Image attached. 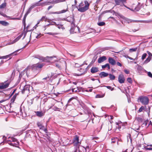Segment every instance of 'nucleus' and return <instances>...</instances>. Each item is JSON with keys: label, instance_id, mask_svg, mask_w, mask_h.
I'll use <instances>...</instances> for the list:
<instances>
[{"label": "nucleus", "instance_id": "1", "mask_svg": "<svg viewBox=\"0 0 152 152\" xmlns=\"http://www.w3.org/2000/svg\"><path fill=\"white\" fill-rule=\"evenodd\" d=\"M45 64L44 63H38L33 65L31 66L32 71L36 73H38L42 70V68Z\"/></svg>", "mask_w": 152, "mask_h": 152}, {"label": "nucleus", "instance_id": "2", "mask_svg": "<svg viewBox=\"0 0 152 152\" xmlns=\"http://www.w3.org/2000/svg\"><path fill=\"white\" fill-rule=\"evenodd\" d=\"M85 5L83 2L80 3L78 5V10L81 12H84L88 9L89 4L87 1H85Z\"/></svg>", "mask_w": 152, "mask_h": 152}, {"label": "nucleus", "instance_id": "3", "mask_svg": "<svg viewBox=\"0 0 152 152\" xmlns=\"http://www.w3.org/2000/svg\"><path fill=\"white\" fill-rule=\"evenodd\" d=\"M121 22L123 24L125 25L126 23L129 24L130 23L140 22H141L140 20H134L124 18H123V20Z\"/></svg>", "mask_w": 152, "mask_h": 152}, {"label": "nucleus", "instance_id": "4", "mask_svg": "<svg viewBox=\"0 0 152 152\" xmlns=\"http://www.w3.org/2000/svg\"><path fill=\"white\" fill-rule=\"evenodd\" d=\"M140 102L143 105H146L149 102V99L146 96H142L139 98Z\"/></svg>", "mask_w": 152, "mask_h": 152}, {"label": "nucleus", "instance_id": "5", "mask_svg": "<svg viewBox=\"0 0 152 152\" xmlns=\"http://www.w3.org/2000/svg\"><path fill=\"white\" fill-rule=\"evenodd\" d=\"M10 84V82L7 80L0 83V89H4L8 88Z\"/></svg>", "mask_w": 152, "mask_h": 152}, {"label": "nucleus", "instance_id": "6", "mask_svg": "<svg viewBox=\"0 0 152 152\" xmlns=\"http://www.w3.org/2000/svg\"><path fill=\"white\" fill-rule=\"evenodd\" d=\"M78 71H79L80 72L74 73L75 75L77 76H80L85 74L86 72V68L84 67L80 68L78 70Z\"/></svg>", "mask_w": 152, "mask_h": 152}, {"label": "nucleus", "instance_id": "7", "mask_svg": "<svg viewBox=\"0 0 152 152\" xmlns=\"http://www.w3.org/2000/svg\"><path fill=\"white\" fill-rule=\"evenodd\" d=\"M30 86L29 85H25L22 91V93L24 94L25 92L29 93L30 92Z\"/></svg>", "mask_w": 152, "mask_h": 152}, {"label": "nucleus", "instance_id": "8", "mask_svg": "<svg viewBox=\"0 0 152 152\" xmlns=\"http://www.w3.org/2000/svg\"><path fill=\"white\" fill-rule=\"evenodd\" d=\"M79 137L77 135L75 136L73 140V143L74 144V145L76 146H77L78 145H79Z\"/></svg>", "mask_w": 152, "mask_h": 152}, {"label": "nucleus", "instance_id": "9", "mask_svg": "<svg viewBox=\"0 0 152 152\" xmlns=\"http://www.w3.org/2000/svg\"><path fill=\"white\" fill-rule=\"evenodd\" d=\"M65 63V62L64 61H63L62 62L58 61L56 64V65L59 69H61L64 66Z\"/></svg>", "mask_w": 152, "mask_h": 152}, {"label": "nucleus", "instance_id": "10", "mask_svg": "<svg viewBox=\"0 0 152 152\" xmlns=\"http://www.w3.org/2000/svg\"><path fill=\"white\" fill-rule=\"evenodd\" d=\"M118 79V82L120 83H123L125 82V78L124 75L122 74L119 75Z\"/></svg>", "mask_w": 152, "mask_h": 152}, {"label": "nucleus", "instance_id": "11", "mask_svg": "<svg viewBox=\"0 0 152 152\" xmlns=\"http://www.w3.org/2000/svg\"><path fill=\"white\" fill-rule=\"evenodd\" d=\"M56 58V57L55 56H47L44 58V61L46 62H50L54 58Z\"/></svg>", "mask_w": 152, "mask_h": 152}, {"label": "nucleus", "instance_id": "12", "mask_svg": "<svg viewBox=\"0 0 152 152\" xmlns=\"http://www.w3.org/2000/svg\"><path fill=\"white\" fill-rule=\"evenodd\" d=\"M126 0H115L116 5H121L124 3H126Z\"/></svg>", "mask_w": 152, "mask_h": 152}, {"label": "nucleus", "instance_id": "13", "mask_svg": "<svg viewBox=\"0 0 152 152\" xmlns=\"http://www.w3.org/2000/svg\"><path fill=\"white\" fill-rule=\"evenodd\" d=\"M0 15L4 16V17H6L8 18L9 19L12 20H19V19L18 18H11L10 16H7L6 14L3 13L1 12H0Z\"/></svg>", "mask_w": 152, "mask_h": 152}, {"label": "nucleus", "instance_id": "14", "mask_svg": "<svg viewBox=\"0 0 152 152\" xmlns=\"http://www.w3.org/2000/svg\"><path fill=\"white\" fill-rule=\"evenodd\" d=\"M18 51L19 50H18L8 55L3 56H1V59H7V58L10 57V56H11L12 55L14 54L15 53L18 52Z\"/></svg>", "mask_w": 152, "mask_h": 152}, {"label": "nucleus", "instance_id": "15", "mask_svg": "<svg viewBox=\"0 0 152 152\" xmlns=\"http://www.w3.org/2000/svg\"><path fill=\"white\" fill-rule=\"evenodd\" d=\"M48 19L47 17L46 16H43L42 18L39 20L37 22V24H39L40 22L42 21H46L48 20Z\"/></svg>", "mask_w": 152, "mask_h": 152}, {"label": "nucleus", "instance_id": "16", "mask_svg": "<svg viewBox=\"0 0 152 152\" xmlns=\"http://www.w3.org/2000/svg\"><path fill=\"white\" fill-rule=\"evenodd\" d=\"M108 62L112 65H114L116 64L115 61L112 58L110 57L108 58Z\"/></svg>", "mask_w": 152, "mask_h": 152}, {"label": "nucleus", "instance_id": "17", "mask_svg": "<svg viewBox=\"0 0 152 152\" xmlns=\"http://www.w3.org/2000/svg\"><path fill=\"white\" fill-rule=\"evenodd\" d=\"M99 71L98 68L95 67H93L91 69V72L93 74L96 73Z\"/></svg>", "mask_w": 152, "mask_h": 152}, {"label": "nucleus", "instance_id": "18", "mask_svg": "<svg viewBox=\"0 0 152 152\" xmlns=\"http://www.w3.org/2000/svg\"><path fill=\"white\" fill-rule=\"evenodd\" d=\"M107 59L105 56H102L99 58L98 59V62L99 63H101Z\"/></svg>", "mask_w": 152, "mask_h": 152}, {"label": "nucleus", "instance_id": "19", "mask_svg": "<svg viewBox=\"0 0 152 152\" xmlns=\"http://www.w3.org/2000/svg\"><path fill=\"white\" fill-rule=\"evenodd\" d=\"M67 11H68V8L67 7L66 9L61 10V11H60L59 12H51L50 13V14H59V13H65Z\"/></svg>", "mask_w": 152, "mask_h": 152}, {"label": "nucleus", "instance_id": "20", "mask_svg": "<svg viewBox=\"0 0 152 152\" xmlns=\"http://www.w3.org/2000/svg\"><path fill=\"white\" fill-rule=\"evenodd\" d=\"M8 143L11 146L17 147L19 145V142H8Z\"/></svg>", "mask_w": 152, "mask_h": 152}, {"label": "nucleus", "instance_id": "21", "mask_svg": "<svg viewBox=\"0 0 152 152\" xmlns=\"http://www.w3.org/2000/svg\"><path fill=\"white\" fill-rule=\"evenodd\" d=\"M9 140H8V142H18V140L16 139L13 137H9Z\"/></svg>", "mask_w": 152, "mask_h": 152}, {"label": "nucleus", "instance_id": "22", "mask_svg": "<svg viewBox=\"0 0 152 152\" xmlns=\"http://www.w3.org/2000/svg\"><path fill=\"white\" fill-rule=\"evenodd\" d=\"M37 115L39 117H42L44 115V113L42 111H35Z\"/></svg>", "mask_w": 152, "mask_h": 152}, {"label": "nucleus", "instance_id": "23", "mask_svg": "<svg viewBox=\"0 0 152 152\" xmlns=\"http://www.w3.org/2000/svg\"><path fill=\"white\" fill-rule=\"evenodd\" d=\"M108 75V74L104 72H102L99 74V75L101 78L105 77L107 76Z\"/></svg>", "mask_w": 152, "mask_h": 152}, {"label": "nucleus", "instance_id": "24", "mask_svg": "<svg viewBox=\"0 0 152 152\" xmlns=\"http://www.w3.org/2000/svg\"><path fill=\"white\" fill-rule=\"evenodd\" d=\"M89 147H87L86 148L84 147H81L79 148V152H86V148L89 149Z\"/></svg>", "mask_w": 152, "mask_h": 152}, {"label": "nucleus", "instance_id": "25", "mask_svg": "<svg viewBox=\"0 0 152 152\" xmlns=\"http://www.w3.org/2000/svg\"><path fill=\"white\" fill-rule=\"evenodd\" d=\"M28 13L27 12H26L25 15L24 16V18H23V25L24 26V29H25V27H26V23H25V21H26V17L28 15Z\"/></svg>", "mask_w": 152, "mask_h": 152}, {"label": "nucleus", "instance_id": "26", "mask_svg": "<svg viewBox=\"0 0 152 152\" xmlns=\"http://www.w3.org/2000/svg\"><path fill=\"white\" fill-rule=\"evenodd\" d=\"M37 124L38 126L39 127L40 129H43V128L44 127V126L42 125V124L40 122H37ZM43 130H44L45 132L47 131V129H43Z\"/></svg>", "mask_w": 152, "mask_h": 152}, {"label": "nucleus", "instance_id": "27", "mask_svg": "<svg viewBox=\"0 0 152 152\" xmlns=\"http://www.w3.org/2000/svg\"><path fill=\"white\" fill-rule=\"evenodd\" d=\"M0 24L4 26H7L9 25V23L8 22L4 21H0Z\"/></svg>", "mask_w": 152, "mask_h": 152}, {"label": "nucleus", "instance_id": "28", "mask_svg": "<svg viewBox=\"0 0 152 152\" xmlns=\"http://www.w3.org/2000/svg\"><path fill=\"white\" fill-rule=\"evenodd\" d=\"M146 108V106H142L139 109L138 111V112L140 113L143 111V110H144Z\"/></svg>", "mask_w": 152, "mask_h": 152}, {"label": "nucleus", "instance_id": "29", "mask_svg": "<svg viewBox=\"0 0 152 152\" xmlns=\"http://www.w3.org/2000/svg\"><path fill=\"white\" fill-rule=\"evenodd\" d=\"M106 67H107L108 69H110V66L109 64L107 63L104 65L102 66V69H104Z\"/></svg>", "mask_w": 152, "mask_h": 152}, {"label": "nucleus", "instance_id": "30", "mask_svg": "<svg viewBox=\"0 0 152 152\" xmlns=\"http://www.w3.org/2000/svg\"><path fill=\"white\" fill-rule=\"evenodd\" d=\"M147 147H150V148L145 147V149L146 150H152V144L148 145Z\"/></svg>", "mask_w": 152, "mask_h": 152}, {"label": "nucleus", "instance_id": "31", "mask_svg": "<svg viewBox=\"0 0 152 152\" xmlns=\"http://www.w3.org/2000/svg\"><path fill=\"white\" fill-rule=\"evenodd\" d=\"M109 76V78L111 80H114L115 79V76L113 75L110 74H108Z\"/></svg>", "mask_w": 152, "mask_h": 152}, {"label": "nucleus", "instance_id": "32", "mask_svg": "<svg viewBox=\"0 0 152 152\" xmlns=\"http://www.w3.org/2000/svg\"><path fill=\"white\" fill-rule=\"evenodd\" d=\"M7 4L5 2L3 3L0 5V9H2L5 8Z\"/></svg>", "mask_w": 152, "mask_h": 152}, {"label": "nucleus", "instance_id": "33", "mask_svg": "<svg viewBox=\"0 0 152 152\" xmlns=\"http://www.w3.org/2000/svg\"><path fill=\"white\" fill-rule=\"evenodd\" d=\"M151 57L150 56H148L146 60L145 61L144 63L147 64L151 60Z\"/></svg>", "mask_w": 152, "mask_h": 152}, {"label": "nucleus", "instance_id": "34", "mask_svg": "<svg viewBox=\"0 0 152 152\" xmlns=\"http://www.w3.org/2000/svg\"><path fill=\"white\" fill-rule=\"evenodd\" d=\"M16 98V96H15V95H14L11 99V103H13L14 102Z\"/></svg>", "mask_w": 152, "mask_h": 152}, {"label": "nucleus", "instance_id": "35", "mask_svg": "<svg viewBox=\"0 0 152 152\" xmlns=\"http://www.w3.org/2000/svg\"><path fill=\"white\" fill-rule=\"evenodd\" d=\"M136 119L139 123H142L143 121V119L142 118L137 117L136 118Z\"/></svg>", "mask_w": 152, "mask_h": 152}, {"label": "nucleus", "instance_id": "36", "mask_svg": "<svg viewBox=\"0 0 152 152\" xmlns=\"http://www.w3.org/2000/svg\"><path fill=\"white\" fill-rule=\"evenodd\" d=\"M78 98L77 96H75L72 97L70 98L68 101V102L70 103L73 99H77Z\"/></svg>", "mask_w": 152, "mask_h": 152}, {"label": "nucleus", "instance_id": "37", "mask_svg": "<svg viewBox=\"0 0 152 152\" xmlns=\"http://www.w3.org/2000/svg\"><path fill=\"white\" fill-rule=\"evenodd\" d=\"M70 18H71V20L70 21V20H68V19H69V18H68V19H67V21H69V22H71V24H74V18H72V17H70Z\"/></svg>", "mask_w": 152, "mask_h": 152}, {"label": "nucleus", "instance_id": "38", "mask_svg": "<svg viewBox=\"0 0 152 152\" xmlns=\"http://www.w3.org/2000/svg\"><path fill=\"white\" fill-rule=\"evenodd\" d=\"M104 94H103L102 95L98 94H97L96 95L95 97H96V98H102V97H104Z\"/></svg>", "mask_w": 152, "mask_h": 152}, {"label": "nucleus", "instance_id": "39", "mask_svg": "<svg viewBox=\"0 0 152 152\" xmlns=\"http://www.w3.org/2000/svg\"><path fill=\"white\" fill-rule=\"evenodd\" d=\"M105 24V23L104 22H101L98 23V25L100 26H104Z\"/></svg>", "mask_w": 152, "mask_h": 152}, {"label": "nucleus", "instance_id": "40", "mask_svg": "<svg viewBox=\"0 0 152 152\" xmlns=\"http://www.w3.org/2000/svg\"><path fill=\"white\" fill-rule=\"evenodd\" d=\"M149 121L148 120H147L144 121V122L143 123V125H144L145 126H146L148 124V123Z\"/></svg>", "mask_w": 152, "mask_h": 152}, {"label": "nucleus", "instance_id": "41", "mask_svg": "<svg viewBox=\"0 0 152 152\" xmlns=\"http://www.w3.org/2000/svg\"><path fill=\"white\" fill-rule=\"evenodd\" d=\"M147 55V54L146 53H144L142 55V60H143L144 59H145V58Z\"/></svg>", "mask_w": 152, "mask_h": 152}, {"label": "nucleus", "instance_id": "42", "mask_svg": "<svg viewBox=\"0 0 152 152\" xmlns=\"http://www.w3.org/2000/svg\"><path fill=\"white\" fill-rule=\"evenodd\" d=\"M127 81L130 83H132V78L131 77H128L127 78Z\"/></svg>", "mask_w": 152, "mask_h": 152}, {"label": "nucleus", "instance_id": "43", "mask_svg": "<svg viewBox=\"0 0 152 152\" xmlns=\"http://www.w3.org/2000/svg\"><path fill=\"white\" fill-rule=\"evenodd\" d=\"M29 26H28L26 27V33L27 32H28V31H32V29H30V28H29Z\"/></svg>", "mask_w": 152, "mask_h": 152}, {"label": "nucleus", "instance_id": "44", "mask_svg": "<svg viewBox=\"0 0 152 152\" xmlns=\"http://www.w3.org/2000/svg\"><path fill=\"white\" fill-rule=\"evenodd\" d=\"M137 50V48H131L129 49V51L130 52H132L136 51Z\"/></svg>", "mask_w": 152, "mask_h": 152}, {"label": "nucleus", "instance_id": "45", "mask_svg": "<svg viewBox=\"0 0 152 152\" xmlns=\"http://www.w3.org/2000/svg\"><path fill=\"white\" fill-rule=\"evenodd\" d=\"M20 37H17L13 41V43H15V42L18 41L20 39Z\"/></svg>", "mask_w": 152, "mask_h": 152}, {"label": "nucleus", "instance_id": "46", "mask_svg": "<svg viewBox=\"0 0 152 152\" xmlns=\"http://www.w3.org/2000/svg\"><path fill=\"white\" fill-rule=\"evenodd\" d=\"M50 2H49V1H48V2H45L43 4V5H49L50 4Z\"/></svg>", "mask_w": 152, "mask_h": 152}, {"label": "nucleus", "instance_id": "47", "mask_svg": "<svg viewBox=\"0 0 152 152\" xmlns=\"http://www.w3.org/2000/svg\"><path fill=\"white\" fill-rule=\"evenodd\" d=\"M147 74L148 75L149 77L152 78V74L151 72H148Z\"/></svg>", "mask_w": 152, "mask_h": 152}, {"label": "nucleus", "instance_id": "48", "mask_svg": "<svg viewBox=\"0 0 152 152\" xmlns=\"http://www.w3.org/2000/svg\"><path fill=\"white\" fill-rule=\"evenodd\" d=\"M106 87L108 89H110L112 91H113L114 90V88H112V87L110 86H107Z\"/></svg>", "mask_w": 152, "mask_h": 152}, {"label": "nucleus", "instance_id": "49", "mask_svg": "<svg viewBox=\"0 0 152 152\" xmlns=\"http://www.w3.org/2000/svg\"><path fill=\"white\" fill-rule=\"evenodd\" d=\"M48 34L51 35H56L58 34L59 33L58 32H56L55 33H49Z\"/></svg>", "mask_w": 152, "mask_h": 152}, {"label": "nucleus", "instance_id": "50", "mask_svg": "<svg viewBox=\"0 0 152 152\" xmlns=\"http://www.w3.org/2000/svg\"><path fill=\"white\" fill-rule=\"evenodd\" d=\"M124 72L126 73V74H128L129 73V70L126 69H125L124 70Z\"/></svg>", "mask_w": 152, "mask_h": 152}, {"label": "nucleus", "instance_id": "51", "mask_svg": "<svg viewBox=\"0 0 152 152\" xmlns=\"http://www.w3.org/2000/svg\"><path fill=\"white\" fill-rule=\"evenodd\" d=\"M44 58H45V57L41 56V57H39V58L40 60H42V61H44Z\"/></svg>", "mask_w": 152, "mask_h": 152}, {"label": "nucleus", "instance_id": "52", "mask_svg": "<svg viewBox=\"0 0 152 152\" xmlns=\"http://www.w3.org/2000/svg\"><path fill=\"white\" fill-rule=\"evenodd\" d=\"M115 139L114 138L111 139V142L112 143H114L115 142Z\"/></svg>", "mask_w": 152, "mask_h": 152}, {"label": "nucleus", "instance_id": "53", "mask_svg": "<svg viewBox=\"0 0 152 152\" xmlns=\"http://www.w3.org/2000/svg\"><path fill=\"white\" fill-rule=\"evenodd\" d=\"M97 57H96L95 56L94 58L93 59L91 63H94Z\"/></svg>", "mask_w": 152, "mask_h": 152}, {"label": "nucleus", "instance_id": "54", "mask_svg": "<svg viewBox=\"0 0 152 152\" xmlns=\"http://www.w3.org/2000/svg\"><path fill=\"white\" fill-rule=\"evenodd\" d=\"M16 90V89H15V90H13V91L12 93H11V95L10 96V97L12 96L14 94V93L15 92Z\"/></svg>", "mask_w": 152, "mask_h": 152}, {"label": "nucleus", "instance_id": "55", "mask_svg": "<svg viewBox=\"0 0 152 152\" xmlns=\"http://www.w3.org/2000/svg\"><path fill=\"white\" fill-rule=\"evenodd\" d=\"M124 56L125 57L127 58H128L129 59H130V60H132L133 59V58H132L129 56Z\"/></svg>", "mask_w": 152, "mask_h": 152}, {"label": "nucleus", "instance_id": "56", "mask_svg": "<svg viewBox=\"0 0 152 152\" xmlns=\"http://www.w3.org/2000/svg\"><path fill=\"white\" fill-rule=\"evenodd\" d=\"M147 53L149 55L148 56H150L151 57V56H152V54L150 52L148 51H147Z\"/></svg>", "mask_w": 152, "mask_h": 152}, {"label": "nucleus", "instance_id": "57", "mask_svg": "<svg viewBox=\"0 0 152 152\" xmlns=\"http://www.w3.org/2000/svg\"><path fill=\"white\" fill-rule=\"evenodd\" d=\"M117 64L118 66H122V64H121L118 62L117 63Z\"/></svg>", "mask_w": 152, "mask_h": 152}, {"label": "nucleus", "instance_id": "58", "mask_svg": "<svg viewBox=\"0 0 152 152\" xmlns=\"http://www.w3.org/2000/svg\"><path fill=\"white\" fill-rule=\"evenodd\" d=\"M42 36V34H39L36 37V38H37V39L39 38L40 37H41Z\"/></svg>", "mask_w": 152, "mask_h": 152}, {"label": "nucleus", "instance_id": "59", "mask_svg": "<svg viewBox=\"0 0 152 152\" xmlns=\"http://www.w3.org/2000/svg\"><path fill=\"white\" fill-rule=\"evenodd\" d=\"M53 6L52 5L48 7L47 8L48 10V11L50 10V9L51 8L53 7Z\"/></svg>", "mask_w": 152, "mask_h": 152}, {"label": "nucleus", "instance_id": "60", "mask_svg": "<svg viewBox=\"0 0 152 152\" xmlns=\"http://www.w3.org/2000/svg\"><path fill=\"white\" fill-rule=\"evenodd\" d=\"M70 55L71 56L73 57V58H75L76 56V55L75 54H70Z\"/></svg>", "mask_w": 152, "mask_h": 152}, {"label": "nucleus", "instance_id": "61", "mask_svg": "<svg viewBox=\"0 0 152 152\" xmlns=\"http://www.w3.org/2000/svg\"><path fill=\"white\" fill-rule=\"evenodd\" d=\"M58 28L59 29L61 28L62 29H63L64 28V27H62V26H59L58 27Z\"/></svg>", "mask_w": 152, "mask_h": 152}, {"label": "nucleus", "instance_id": "62", "mask_svg": "<svg viewBox=\"0 0 152 152\" xmlns=\"http://www.w3.org/2000/svg\"><path fill=\"white\" fill-rule=\"evenodd\" d=\"M148 123H149V124H148V126H149L150 124L151 125H152V123L151 121H150L149 122V121Z\"/></svg>", "mask_w": 152, "mask_h": 152}, {"label": "nucleus", "instance_id": "63", "mask_svg": "<svg viewBox=\"0 0 152 152\" xmlns=\"http://www.w3.org/2000/svg\"><path fill=\"white\" fill-rule=\"evenodd\" d=\"M20 111L21 113H23L22 109L21 107L20 108Z\"/></svg>", "mask_w": 152, "mask_h": 152}, {"label": "nucleus", "instance_id": "64", "mask_svg": "<svg viewBox=\"0 0 152 152\" xmlns=\"http://www.w3.org/2000/svg\"><path fill=\"white\" fill-rule=\"evenodd\" d=\"M5 101V100H2L0 101V103H2L4 102Z\"/></svg>", "mask_w": 152, "mask_h": 152}]
</instances>
